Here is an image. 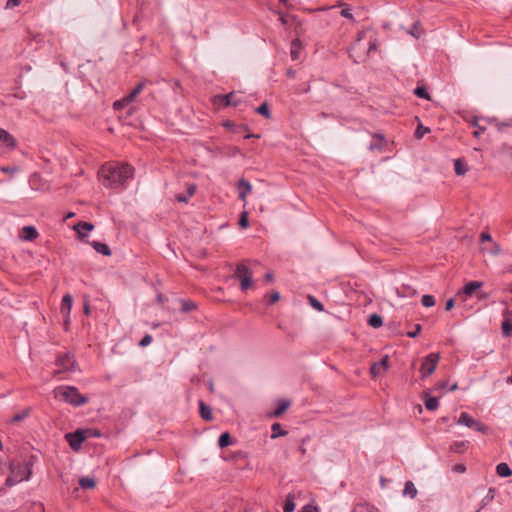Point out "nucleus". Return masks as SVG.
I'll use <instances>...</instances> for the list:
<instances>
[{"label":"nucleus","instance_id":"nucleus-1","mask_svg":"<svg viewBox=\"0 0 512 512\" xmlns=\"http://www.w3.org/2000/svg\"><path fill=\"white\" fill-rule=\"evenodd\" d=\"M377 49V39L375 33L370 30H362L358 33L356 41L349 50L350 58L355 63L363 62L371 51Z\"/></svg>","mask_w":512,"mask_h":512},{"label":"nucleus","instance_id":"nucleus-2","mask_svg":"<svg viewBox=\"0 0 512 512\" xmlns=\"http://www.w3.org/2000/svg\"><path fill=\"white\" fill-rule=\"evenodd\" d=\"M127 173L125 165H105L99 171V179L105 187L115 188L124 183Z\"/></svg>","mask_w":512,"mask_h":512},{"label":"nucleus","instance_id":"nucleus-3","mask_svg":"<svg viewBox=\"0 0 512 512\" xmlns=\"http://www.w3.org/2000/svg\"><path fill=\"white\" fill-rule=\"evenodd\" d=\"M54 397L59 401L71 404L73 406H80L88 402V398L82 396L78 389L73 386H59L53 391Z\"/></svg>","mask_w":512,"mask_h":512},{"label":"nucleus","instance_id":"nucleus-4","mask_svg":"<svg viewBox=\"0 0 512 512\" xmlns=\"http://www.w3.org/2000/svg\"><path fill=\"white\" fill-rule=\"evenodd\" d=\"M32 474L31 464L24 462L10 466V474L6 479V485L11 487L23 481H28Z\"/></svg>","mask_w":512,"mask_h":512},{"label":"nucleus","instance_id":"nucleus-5","mask_svg":"<svg viewBox=\"0 0 512 512\" xmlns=\"http://www.w3.org/2000/svg\"><path fill=\"white\" fill-rule=\"evenodd\" d=\"M439 360H440V355L438 353L428 354L423 359L421 367H420L421 377L426 378V377L430 376L435 371Z\"/></svg>","mask_w":512,"mask_h":512},{"label":"nucleus","instance_id":"nucleus-6","mask_svg":"<svg viewBox=\"0 0 512 512\" xmlns=\"http://www.w3.org/2000/svg\"><path fill=\"white\" fill-rule=\"evenodd\" d=\"M457 424L464 425L468 428H471L475 431L486 434L488 432V427L480 421L472 418L468 413L462 412L457 420Z\"/></svg>","mask_w":512,"mask_h":512},{"label":"nucleus","instance_id":"nucleus-7","mask_svg":"<svg viewBox=\"0 0 512 512\" xmlns=\"http://www.w3.org/2000/svg\"><path fill=\"white\" fill-rule=\"evenodd\" d=\"M58 369L55 374L66 373L75 370V360L70 354L59 355L56 360Z\"/></svg>","mask_w":512,"mask_h":512},{"label":"nucleus","instance_id":"nucleus-8","mask_svg":"<svg viewBox=\"0 0 512 512\" xmlns=\"http://www.w3.org/2000/svg\"><path fill=\"white\" fill-rule=\"evenodd\" d=\"M72 229L77 233L78 238L84 241L86 237L94 230V225L89 222L80 221L76 223Z\"/></svg>","mask_w":512,"mask_h":512},{"label":"nucleus","instance_id":"nucleus-9","mask_svg":"<svg viewBox=\"0 0 512 512\" xmlns=\"http://www.w3.org/2000/svg\"><path fill=\"white\" fill-rule=\"evenodd\" d=\"M216 99H218L224 106H237L242 102V95L236 92H231L223 96H217Z\"/></svg>","mask_w":512,"mask_h":512},{"label":"nucleus","instance_id":"nucleus-10","mask_svg":"<svg viewBox=\"0 0 512 512\" xmlns=\"http://www.w3.org/2000/svg\"><path fill=\"white\" fill-rule=\"evenodd\" d=\"M66 437L68 439L69 445L74 450H78L82 442L85 440V436L82 431H76L73 434H68Z\"/></svg>","mask_w":512,"mask_h":512},{"label":"nucleus","instance_id":"nucleus-11","mask_svg":"<svg viewBox=\"0 0 512 512\" xmlns=\"http://www.w3.org/2000/svg\"><path fill=\"white\" fill-rule=\"evenodd\" d=\"M387 369H388V356H385L379 362H376L371 366L370 372L373 377H377L381 373L386 371Z\"/></svg>","mask_w":512,"mask_h":512},{"label":"nucleus","instance_id":"nucleus-12","mask_svg":"<svg viewBox=\"0 0 512 512\" xmlns=\"http://www.w3.org/2000/svg\"><path fill=\"white\" fill-rule=\"evenodd\" d=\"M239 198L246 203L247 195L251 192L252 187L251 184L245 179L239 180L238 184Z\"/></svg>","mask_w":512,"mask_h":512},{"label":"nucleus","instance_id":"nucleus-13","mask_svg":"<svg viewBox=\"0 0 512 512\" xmlns=\"http://www.w3.org/2000/svg\"><path fill=\"white\" fill-rule=\"evenodd\" d=\"M302 49H303V47H302L301 41L299 39H294L291 42V47H290L291 59L294 61L299 60L301 53H302Z\"/></svg>","mask_w":512,"mask_h":512},{"label":"nucleus","instance_id":"nucleus-14","mask_svg":"<svg viewBox=\"0 0 512 512\" xmlns=\"http://www.w3.org/2000/svg\"><path fill=\"white\" fill-rule=\"evenodd\" d=\"M0 142L7 148L15 147V139L6 130L0 129Z\"/></svg>","mask_w":512,"mask_h":512},{"label":"nucleus","instance_id":"nucleus-15","mask_svg":"<svg viewBox=\"0 0 512 512\" xmlns=\"http://www.w3.org/2000/svg\"><path fill=\"white\" fill-rule=\"evenodd\" d=\"M235 275L236 277L241 281L242 279H245V278H252L253 275H252V272L250 271V269L243 263L239 264L236 268V271H235Z\"/></svg>","mask_w":512,"mask_h":512},{"label":"nucleus","instance_id":"nucleus-16","mask_svg":"<svg viewBox=\"0 0 512 512\" xmlns=\"http://www.w3.org/2000/svg\"><path fill=\"white\" fill-rule=\"evenodd\" d=\"M73 304V298L70 294H66L63 296L62 305H61V313L63 315H70Z\"/></svg>","mask_w":512,"mask_h":512},{"label":"nucleus","instance_id":"nucleus-17","mask_svg":"<svg viewBox=\"0 0 512 512\" xmlns=\"http://www.w3.org/2000/svg\"><path fill=\"white\" fill-rule=\"evenodd\" d=\"M89 244L100 254L104 255V256H110L111 255V250L109 248V246L105 243H102V242H98V241H92V242H89Z\"/></svg>","mask_w":512,"mask_h":512},{"label":"nucleus","instance_id":"nucleus-18","mask_svg":"<svg viewBox=\"0 0 512 512\" xmlns=\"http://www.w3.org/2000/svg\"><path fill=\"white\" fill-rule=\"evenodd\" d=\"M483 283L480 281H471L464 286L463 292L466 296L470 297L476 290L481 288Z\"/></svg>","mask_w":512,"mask_h":512},{"label":"nucleus","instance_id":"nucleus-19","mask_svg":"<svg viewBox=\"0 0 512 512\" xmlns=\"http://www.w3.org/2000/svg\"><path fill=\"white\" fill-rule=\"evenodd\" d=\"M199 409L200 415L204 420L210 421L213 419L212 409L208 405H206L202 400L199 401Z\"/></svg>","mask_w":512,"mask_h":512},{"label":"nucleus","instance_id":"nucleus-20","mask_svg":"<svg viewBox=\"0 0 512 512\" xmlns=\"http://www.w3.org/2000/svg\"><path fill=\"white\" fill-rule=\"evenodd\" d=\"M37 236V230L33 226H25L22 229L21 237L26 241L34 240Z\"/></svg>","mask_w":512,"mask_h":512},{"label":"nucleus","instance_id":"nucleus-21","mask_svg":"<svg viewBox=\"0 0 512 512\" xmlns=\"http://www.w3.org/2000/svg\"><path fill=\"white\" fill-rule=\"evenodd\" d=\"M417 489L412 481H407L403 489V496L410 497L411 499L417 496Z\"/></svg>","mask_w":512,"mask_h":512},{"label":"nucleus","instance_id":"nucleus-22","mask_svg":"<svg viewBox=\"0 0 512 512\" xmlns=\"http://www.w3.org/2000/svg\"><path fill=\"white\" fill-rule=\"evenodd\" d=\"M496 473L500 477H509L512 475V470L507 463L502 462L496 466Z\"/></svg>","mask_w":512,"mask_h":512},{"label":"nucleus","instance_id":"nucleus-23","mask_svg":"<svg viewBox=\"0 0 512 512\" xmlns=\"http://www.w3.org/2000/svg\"><path fill=\"white\" fill-rule=\"evenodd\" d=\"M289 406H290V401H288V400H280L277 403V407L274 410L272 415L274 417H279L280 415H282L289 408Z\"/></svg>","mask_w":512,"mask_h":512},{"label":"nucleus","instance_id":"nucleus-24","mask_svg":"<svg viewBox=\"0 0 512 512\" xmlns=\"http://www.w3.org/2000/svg\"><path fill=\"white\" fill-rule=\"evenodd\" d=\"M483 119H480L478 117H474L471 121V125L475 126L477 129L473 132L474 137L479 138L480 135L486 130V126L482 125L480 121Z\"/></svg>","mask_w":512,"mask_h":512},{"label":"nucleus","instance_id":"nucleus-25","mask_svg":"<svg viewBox=\"0 0 512 512\" xmlns=\"http://www.w3.org/2000/svg\"><path fill=\"white\" fill-rule=\"evenodd\" d=\"M295 509V497L293 494H288L285 498L283 505L284 512H293Z\"/></svg>","mask_w":512,"mask_h":512},{"label":"nucleus","instance_id":"nucleus-26","mask_svg":"<svg viewBox=\"0 0 512 512\" xmlns=\"http://www.w3.org/2000/svg\"><path fill=\"white\" fill-rule=\"evenodd\" d=\"M490 243L491 245L489 247H483L482 250L493 256L500 255L502 252L500 245L494 241Z\"/></svg>","mask_w":512,"mask_h":512},{"label":"nucleus","instance_id":"nucleus-27","mask_svg":"<svg viewBox=\"0 0 512 512\" xmlns=\"http://www.w3.org/2000/svg\"><path fill=\"white\" fill-rule=\"evenodd\" d=\"M352 512H379L377 508L367 503H358Z\"/></svg>","mask_w":512,"mask_h":512},{"label":"nucleus","instance_id":"nucleus-28","mask_svg":"<svg viewBox=\"0 0 512 512\" xmlns=\"http://www.w3.org/2000/svg\"><path fill=\"white\" fill-rule=\"evenodd\" d=\"M79 485L82 489H93L96 486V481L92 477H82L79 480Z\"/></svg>","mask_w":512,"mask_h":512},{"label":"nucleus","instance_id":"nucleus-29","mask_svg":"<svg viewBox=\"0 0 512 512\" xmlns=\"http://www.w3.org/2000/svg\"><path fill=\"white\" fill-rule=\"evenodd\" d=\"M468 446V441H456L450 446V450L454 453H463Z\"/></svg>","mask_w":512,"mask_h":512},{"label":"nucleus","instance_id":"nucleus-30","mask_svg":"<svg viewBox=\"0 0 512 512\" xmlns=\"http://www.w3.org/2000/svg\"><path fill=\"white\" fill-rule=\"evenodd\" d=\"M454 170L457 175H464L468 170L467 164L463 160L457 159L454 162Z\"/></svg>","mask_w":512,"mask_h":512},{"label":"nucleus","instance_id":"nucleus-31","mask_svg":"<svg viewBox=\"0 0 512 512\" xmlns=\"http://www.w3.org/2000/svg\"><path fill=\"white\" fill-rule=\"evenodd\" d=\"M271 430H272L271 438H273V439L287 434V432L282 429V427L279 423H273L271 426Z\"/></svg>","mask_w":512,"mask_h":512},{"label":"nucleus","instance_id":"nucleus-32","mask_svg":"<svg viewBox=\"0 0 512 512\" xmlns=\"http://www.w3.org/2000/svg\"><path fill=\"white\" fill-rule=\"evenodd\" d=\"M231 444V437L228 432L222 433L218 440V445L220 448H225Z\"/></svg>","mask_w":512,"mask_h":512},{"label":"nucleus","instance_id":"nucleus-33","mask_svg":"<svg viewBox=\"0 0 512 512\" xmlns=\"http://www.w3.org/2000/svg\"><path fill=\"white\" fill-rule=\"evenodd\" d=\"M439 402L436 397H429L425 400V407L427 410L434 411L438 408Z\"/></svg>","mask_w":512,"mask_h":512},{"label":"nucleus","instance_id":"nucleus-34","mask_svg":"<svg viewBox=\"0 0 512 512\" xmlns=\"http://www.w3.org/2000/svg\"><path fill=\"white\" fill-rule=\"evenodd\" d=\"M368 323L374 327L378 328L383 324L382 317L378 314H372L369 317Z\"/></svg>","mask_w":512,"mask_h":512},{"label":"nucleus","instance_id":"nucleus-35","mask_svg":"<svg viewBox=\"0 0 512 512\" xmlns=\"http://www.w3.org/2000/svg\"><path fill=\"white\" fill-rule=\"evenodd\" d=\"M146 81H141L139 82L134 88L132 91H130V102L132 101V99L134 97H136L138 94H140V92L143 90V88L145 87L146 85Z\"/></svg>","mask_w":512,"mask_h":512},{"label":"nucleus","instance_id":"nucleus-36","mask_svg":"<svg viewBox=\"0 0 512 512\" xmlns=\"http://www.w3.org/2000/svg\"><path fill=\"white\" fill-rule=\"evenodd\" d=\"M494 493H495V490L493 488H490L488 490L487 495L481 500V508H484L486 505H488L494 499Z\"/></svg>","mask_w":512,"mask_h":512},{"label":"nucleus","instance_id":"nucleus-37","mask_svg":"<svg viewBox=\"0 0 512 512\" xmlns=\"http://www.w3.org/2000/svg\"><path fill=\"white\" fill-rule=\"evenodd\" d=\"M502 333L505 337H509L512 333V323L509 320L502 322Z\"/></svg>","mask_w":512,"mask_h":512},{"label":"nucleus","instance_id":"nucleus-38","mask_svg":"<svg viewBox=\"0 0 512 512\" xmlns=\"http://www.w3.org/2000/svg\"><path fill=\"white\" fill-rule=\"evenodd\" d=\"M421 303L424 307L429 308L435 305V299L432 295H423Z\"/></svg>","mask_w":512,"mask_h":512},{"label":"nucleus","instance_id":"nucleus-39","mask_svg":"<svg viewBox=\"0 0 512 512\" xmlns=\"http://www.w3.org/2000/svg\"><path fill=\"white\" fill-rule=\"evenodd\" d=\"M430 132V129L427 128V127H424L422 124H419L416 131H415V136L418 138V139H421L424 137L425 134L429 133Z\"/></svg>","mask_w":512,"mask_h":512},{"label":"nucleus","instance_id":"nucleus-40","mask_svg":"<svg viewBox=\"0 0 512 512\" xmlns=\"http://www.w3.org/2000/svg\"><path fill=\"white\" fill-rule=\"evenodd\" d=\"M256 112L265 116L266 118L270 117V111L267 103H262L257 109Z\"/></svg>","mask_w":512,"mask_h":512},{"label":"nucleus","instance_id":"nucleus-41","mask_svg":"<svg viewBox=\"0 0 512 512\" xmlns=\"http://www.w3.org/2000/svg\"><path fill=\"white\" fill-rule=\"evenodd\" d=\"M414 94L419 98L429 99V93L424 87H417L414 90Z\"/></svg>","mask_w":512,"mask_h":512},{"label":"nucleus","instance_id":"nucleus-42","mask_svg":"<svg viewBox=\"0 0 512 512\" xmlns=\"http://www.w3.org/2000/svg\"><path fill=\"white\" fill-rule=\"evenodd\" d=\"M28 414H29V410H27V409H26V410H24V411H22V412H20V413L15 414V415L12 417L11 421H12V422H19V421H22V420H24V419L28 416Z\"/></svg>","mask_w":512,"mask_h":512},{"label":"nucleus","instance_id":"nucleus-43","mask_svg":"<svg viewBox=\"0 0 512 512\" xmlns=\"http://www.w3.org/2000/svg\"><path fill=\"white\" fill-rule=\"evenodd\" d=\"M253 280L252 278H245L240 281V288L242 291H245L252 287Z\"/></svg>","mask_w":512,"mask_h":512},{"label":"nucleus","instance_id":"nucleus-44","mask_svg":"<svg viewBox=\"0 0 512 512\" xmlns=\"http://www.w3.org/2000/svg\"><path fill=\"white\" fill-rule=\"evenodd\" d=\"M239 225L242 228H247L249 226L248 213L246 211H244L241 214V217H240V220H239Z\"/></svg>","mask_w":512,"mask_h":512},{"label":"nucleus","instance_id":"nucleus-45","mask_svg":"<svg viewBox=\"0 0 512 512\" xmlns=\"http://www.w3.org/2000/svg\"><path fill=\"white\" fill-rule=\"evenodd\" d=\"M181 304H182V311H185V312L191 311L195 308V304L191 301L182 300Z\"/></svg>","mask_w":512,"mask_h":512},{"label":"nucleus","instance_id":"nucleus-46","mask_svg":"<svg viewBox=\"0 0 512 512\" xmlns=\"http://www.w3.org/2000/svg\"><path fill=\"white\" fill-rule=\"evenodd\" d=\"M310 304L318 311H323V305L314 297L309 296Z\"/></svg>","mask_w":512,"mask_h":512},{"label":"nucleus","instance_id":"nucleus-47","mask_svg":"<svg viewBox=\"0 0 512 512\" xmlns=\"http://www.w3.org/2000/svg\"><path fill=\"white\" fill-rule=\"evenodd\" d=\"M151 342H152V336L150 334H146L142 338V340L139 342V346L146 347V346L150 345Z\"/></svg>","mask_w":512,"mask_h":512},{"label":"nucleus","instance_id":"nucleus-48","mask_svg":"<svg viewBox=\"0 0 512 512\" xmlns=\"http://www.w3.org/2000/svg\"><path fill=\"white\" fill-rule=\"evenodd\" d=\"M340 15L344 18H347V19H353V15L351 13V9L346 7V8H343L341 11H340Z\"/></svg>","mask_w":512,"mask_h":512},{"label":"nucleus","instance_id":"nucleus-49","mask_svg":"<svg viewBox=\"0 0 512 512\" xmlns=\"http://www.w3.org/2000/svg\"><path fill=\"white\" fill-rule=\"evenodd\" d=\"M280 299V294L278 292H273L268 296V301L270 304L277 302Z\"/></svg>","mask_w":512,"mask_h":512},{"label":"nucleus","instance_id":"nucleus-50","mask_svg":"<svg viewBox=\"0 0 512 512\" xmlns=\"http://www.w3.org/2000/svg\"><path fill=\"white\" fill-rule=\"evenodd\" d=\"M480 241H481V243H484L486 241L492 242L493 239H492V236L489 233L482 232L481 235H480Z\"/></svg>","mask_w":512,"mask_h":512},{"label":"nucleus","instance_id":"nucleus-51","mask_svg":"<svg viewBox=\"0 0 512 512\" xmlns=\"http://www.w3.org/2000/svg\"><path fill=\"white\" fill-rule=\"evenodd\" d=\"M302 512H319V509L312 505H306L302 508Z\"/></svg>","mask_w":512,"mask_h":512},{"label":"nucleus","instance_id":"nucleus-52","mask_svg":"<svg viewBox=\"0 0 512 512\" xmlns=\"http://www.w3.org/2000/svg\"><path fill=\"white\" fill-rule=\"evenodd\" d=\"M453 470L457 473H464L466 471V467L463 464H456L453 467Z\"/></svg>","mask_w":512,"mask_h":512},{"label":"nucleus","instance_id":"nucleus-53","mask_svg":"<svg viewBox=\"0 0 512 512\" xmlns=\"http://www.w3.org/2000/svg\"><path fill=\"white\" fill-rule=\"evenodd\" d=\"M21 0H8L6 3L7 8H13L20 4Z\"/></svg>","mask_w":512,"mask_h":512},{"label":"nucleus","instance_id":"nucleus-54","mask_svg":"<svg viewBox=\"0 0 512 512\" xmlns=\"http://www.w3.org/2000/svg\"><path fill=\"white\" fill-rule=\"evenodd\" d=\"M420 330H421V326H420V325H417V326H416V329H415L414 331H412V332H408V334H407V335H408V337H410V338H414V337H416V336L419 334Z\"/></svg>","mask_w":512,"mask_h":512},{"label":"nucleus","instance_id":"nucleus-55","mask_svg":"<svg viewBox=\"0 0 512 512\" xmlns=\"http://www.w3.org/2000/svg\"><path fill=\"white\" fill-rule=\"evenodd\" d=\"M379 143L378 144H375V145H371L370 146V149H375V148H381L382 147V144H383V137L382 136H376Z\"/></svg>","mask_w":512,"mask_h":512},{"label":"nucleus","instance_id":"nucleus-56","mask_svg":"<svg viewBox=\"0 0 512 512\" xmlns=\"http://www.w3.org/2000/svg\"><path fill=\"white\" fill-rule=\"evenodd\" d=\"M125 101H126V98H123L122 100L116 101V102L114 103V105H113V106H114V109H115V110H117V109H119L120 107H123V105H124Z\"/></svg>","mask_w":512,"mask_h":512},{"label":"nucleus","instance_id":"nucleus-57","mask_svg":"<svg viewBox=\"0 0 512 512\" xmlns=\"http://www.w3.org/2000/svg\"><path fill=\"white\" fill-rule=\"evenodd\" d=\"M454 306V300L453 299H448L446 301V304H445V309L446 310H451Z\"/></svg>","mask_w":512,"mask_h":512},{"label":"nucleus","instance_id":"nucleus-58","mask_svg":"<svg viewBox=\"0 0 512 512\" xmlns=\"http://www.w3.org/2000/svg\"><path fill=\"white\" fill-rule=\"evenodd\" d=\"M84 313H85L86 315H89V314H90L89 303H88V301H87V300L84 302Z\"/></svg>","mask_w":512,"mask_h":512},{"label":"nucleus","instance_id":"nucleus-59","mask_svg":"<svg viewBox=\"0 0 512 512\" xmlns=\"http://www.w3.org/2000/svg\"><path fill=\"white\" fill-rule=\"evenodd\" d=\"M505 126H510V123H497V128H498V130H500V131H501V130L503 129V127H505Z\"/></svg>","mask_w":512,"mask_h":512},{"label":"nucleus","instance_id":"nucleus-60","mask_svg":"<svg viewBox=\"0 0 512 512\" xmlns=\"http://www.w3.org/2000/svg\"><path fill=\"white\" fill-rule=\"evenodd\" d=\"M223 125L226 128H231L233 126V124L230 121H226Z\"/></svg>","mask_w":512,"mask_h":512},{"label":"nucleus","instance_id":"nucleus-61","mask_svg":"<svg viewBox=\"0 0 512 512\" xmlns=\"http://www.w3.org/2000/svg\"><path fill=\"white\" fill-rule=\"evenodd\" d=\"M252 137L259 138L258 135H254V134H248V135L245 136L246 139L252 138Z\"/></svg>","mask_w":512,"mask_h":512},{"label":"nucleus","instance_id":"nucleus-62","mask_svg":"<svg viewBox=\"0 0 512 512\" xmlns=\"http://www.w3.org/2000/svg\"><path fill=\"white\" fill-rule=\"evenodd\" d=\"M64 317H65L64 323H65V326H67L69 324V316L64 315Z\"/></svg>","mask_w":512,"mask_h":512},{"label":"nucleus","instance_id":"nucleus-63","mask_svg":"<svg viewBox=\"0 0 512 512\" xmlns=\"http://www.w3.org/2000/svg\"><path fill=\"white\" fill-rule=\"evenodd\" d=\"M271 279H272V274L271 273H267L266 274V280L270 281Z\"/></svg>","mask_w":512,"mask_h":512},{"label":"nucleus","instance_id":"nucleus-64","mask_svg":"<svg viewBox=\"0 0 512 512\" xmlns=\"http://www.w3.org/2000/svg\"><path fill=\"white\" fill-rule=\"evenodd\" d=\"M73 216H74V213H73V212H70V213H68V214H67L66 218H71V217H73Z\"/></svg>","mask_w":512,"mask_h":512}]
</instances>
